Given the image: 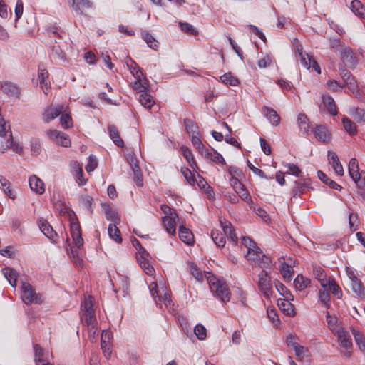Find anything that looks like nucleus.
Instances as JSON below:
<instances>
[{"mask_svg":"<svg viewBox=\"0 0 365 365\" xmlns=\"http://www.w3.org/2000/svg\"><path fill=\"white\" fill-rule=\"evenodd\" d=\"M130 241L133 246L138 250L136 252V259L138 264L148 275L153 276L155 272L153 266L150 264L149 253L135 237H132Z\"/></svg>","mask_w":365,"mask_h":365,"instance_id":"1","label":"nucleus"},{"mask_svg":"<svg viewBox=\"0 0 365 365\" xmlns=\"http://www.w3.org/2000/svg\"><path fill=\"white\" fill-rule=\"evenodd\" d=\"M207 279L211 292L216 297L223 302L230 301V292L225 282L220 281L213 275L208 276Z\"/></svg>","mask_w":365,"mask_h":365,"instance_id":"2","label":"nucleus"},{"mask_svg":"<svg viewBox=\"0 0 365 365\" xmlns=\"http://www.w3.org/2000/svg\"><path fill=\"white\" fill-rule=\"evenodd\" d=\"M161 211L165 214L162 217V221L165 230L170 235H175L176 233V219L178 218L175 210L166 205H161Z\"/></svg>","mask_w":365,"mask_h":365,"instance_id":"3","label":"nucleus"},{"mask_svg":"<svg viewBox=\"0 0 365 365\" xmlns=\"http://www.w3.org/2000/svg\"><path fill=\"white\" fill-rule=\"evenodd\" d=\"M81 319L82 322L88 327V329L91 332L94 329L96 319L94 309H93V304L91 300L86 299L82 305Z\"/></svg>","mask_w":365,"mask_h":365,"instance_id":"4","label":"nucleus"},{"mask_svg":"<svg viewBox=\"0 0 365 365\" xmlns=\"http://www.w3.org/2000/svg\"><path fill=\"white\" fill-rule=\"evenodd\" d=\"M272 271H261L257 275L258 280L257 282L258 289L262 293L264 297L269 299L272 294V284L271 282Z\"/></svg>","mask_w":365,"mask_h":365,"instance_id":"5","label":"nucleus"},{"mask_svg":"<svg viewBox=\"0 0 365 365\" xmlns=\"http://www.w3.org/2000/svg\"><path fill=\"white\" fill-rule=\"evenodd\" d=\"M22 300L26 304H41V295L37 294L32 286L28 282H23L21 286Z\"/></svg>","mask_w":365,"mask_h":365,"instance_id":"6","label":"nucleus"},{"mask_svg":"<svg viewBox=\"0 0 365 365\" xmlns=\"http://www.w3.org/2000/svg\"><path fill=\"white\" fill-rule=\"evenodd\" d=\"M38 225L41 231L46 237H47L53 243L57 242L58 235L46 220L40 219L38 221Z\"/></svg>","mask_w":365,"mask_h":365,"instance_id":"7","label":"nucleus"},{"mask_svg":"<svg viewBox=\"0 0 365 365\" xmlns=\"http://www.w3.org/2000/svg\"><path fill=\"white\" fill-rule=\"evenodd\" d=\"M71 235L75 245L78 248L83 246V239L82 238L81 229L78 221H72L70 225Z\"/></svg>","mask_w":365,"mask_h":365,"instance_id":"8","label":"nucleus"},{"mask_svg":"<svg viewBox=\"0 0 365 365\" xmlns=\"http://www.w3.org/2000/svg\"><path fill=\"white\" fill-rule=\"evenodd\" d=\"M219 220L221 227L224 232L223 235H225L229 239H230L235 245H237L238 237L232 225L229 221L225 219H222L221 217H220Z\"/></svg>","mask_w":365,"mask_h":365,"instance_id":"9","label":"nucleus"},{"mask_svg":"<svg viewBox=\"0 0 365 365\" xmlns=\"http://www.w3.org/2000/svg\"><path fill=\"white\" fill-rule=\"evenodd\" d=\"M256 261L257 262H255L251 265L261 269L262 271H272L274 269V264L272 259L265 254L257 258Z\"/></svg>","mask_w":365,"mask_h":365,"instance_id":"10","label":"nucleus"},{"mask_svg":"<svg viewBox=\"0 0 365 365\" xmlns=\"http://www.w3.org/2000/svg\"><path fill=\"white\" fill-rule=\"evenodd\" d=\"M309 178H302L296 180L294 187L291 190L290 194L292 197L296 198L303 193L305 188H309L310 185Z\"/></svg>","mask_w":365,"mask_h":365,"instance_id":"11","label":"nucleus"},{"mask_svg":"<svg viewBox=\"0 0 365 365\" xmlns=\"http://www.w3.org/2000/svg\"><path fill=\"white\" fill-rule=\"evenodd\" d=\"M336 334L337 335L339 345L347 350L346 355L347 356H350L351 352L349 351V349H351L352 347V342L350 335L344 329H341Z\"/></svg>","mask_w":365,"mask_h":365,"instance_id":"12","label":"nucleus"},{"mask_svg":"<svg viewBox=\"0 0 365 365\" xmlns=\"http://www.w3.org/2000/svg\"><path fill=\"white\" fill-rule=\"evenodd\" d=\"M348 170L350 177L357 185V187H359V185L358 184V182L360 181L361 174L359 173V163L356 158H352L350 160Z\"/></svg>","mask_w":365,"mask_h":365,"instance_id":"13","label":"nucleus"},{"mask_svg":"<svg viewBox=\"0 0 365 365\" xmlns=\"http://www.w3.org/2000/svg\"><path fill=\"white\" fill-rule=\"evenodd\" d=\"M340 75L342 79L344 81L346 85L352 91V93L358 91L357 82L355 80L354 77L347 69L342 68L341 70Z\"/></svg>","mask_w":365,"mask_h":365,"instance_id":"14","label":"nucleus"},{"mask_svg":"<svg viewBox=\"0 0 365 365\" xmlns=\"http://www.w3.org/2000/svg\"><path fill=\"white\" fill-rule=\"evenodd\" d=\"M63 111V106H58L56 107L50 106L45 109L43 113V120L45 123H49L56 117H58Z\"/></svg>","mask_w":365,"mask_h":365,"instance_id":"15","label":"nucleus"},{"mask_svg":"<svg viewBox=\"0 0 365 365\" xmlns=\"http://www.w3.org/2000/svg\"><path fill=\"white\" fill-rule=\"evenodd\" d=\"M135 81L131 83L133 90L143 92L146 88V80L143 78V73L140 69H138L134 74Z\"/></svg>","mask_w":365,"mask_h":365,"instance_id":"16","label":"nucleus"},{"mask_svg":"<svg viewBox=\"0 0 365 365\" xmlns=\"http://www.w3.org/2000/svg\"><path fill=\"white\" fill-rule=\"evenodd\" d=\"M29 183L30 188L36 194L41 195L45 192L44 182L36 175H34L29 178Z\"/></svg>","mask_w":365,"mask_h":365,"instance_id":"17","label":"nucleus"},{"mask_svg":"<svg viewBox=\"0 0 365 365\" xmlns=\"http://www.w3.org/2000/svg\"><path fill=\"white\" fill-rule=\"evenodd\" d=\"M328 158L335 173L342 176L344 175V169L338 155L334 152L328 151Z\"/></svg>","mask_w":365,"mask_h":365,"instance_id":"18","label":"nucleus"},{"mask_svg":"<svg viewBox=\"0 0 365 365\" xmlns=\"http://www.w3.org/2000/svg\"><path fill=\"white\" fill-rule=\"evenodd\" d=\"M341 59L344 63L349 68H355L357 65V59L350 48H345L342 51Z\"/></svg>","mask_w":365,"mask_h":365,"instance_id":"19","label":"nucleus"},{"mask_svg":"<svg viewBox=\"0 0 365 365\" xmlns=\"http://www.w3.org/2000/svg\"><path fill=\"white\" fill-rule=\"evenodd\" d=\"M314 133L315 137L323 143H328L331 140V135L327 127L324 125H317L314 128Z\"/></svg>","mask_w":365,"mask_h":365,"instance_id":"20","label":"nucleus"},{"mask_svg":"<svg viewBox=\"0 0 365 365\" xmlns=\"http://www.w3.org/2000/svg\"><path fill=\"white\" fill-rule=\"evenodd\" d=\"M179 238L188 245H193L195 242L192 232L184 225L179 226Z\"/></svg>","mask_w":365,"mask_h":365,"instance_id":"21","label":"nucleus"},{"mask_svg":"<svg viewBox=\"0 0 365 365\" xmlns=\"http://www.w3.org/2000/svg\"><path fill=\"white\" fill-rule=\"evenodd\" d=\"M262 112L264 115L273 125L277 126L279 124L281 120L280 116L274 109L267 106H263Z\"/></svg>","mask_w":365,"mask_h":365,"instance_id":"22","label":"nucleus"},{"mask_svg":"<svg viewBox=\"0 0 365 365\" xmlns=\"http://www.w3.org/2000/svg\"><path fill=\"white\" fill-rule=\"evenodd\" d=\"M1 90L6 95L11 97L17 98L20 93L19 88L16 84L9 81H6L2 83Z\"/></svg>","mask_w":365,"mask_h":365,"instance_id":"23","label":"nucleus"},{"mask_svg":"<svg viewBox=\"0 0 365 365\" xmlns=\"http://www.w3.org/2000/svg\"><path fill=\"white\" fill-rule=\"evenodd\" d=\"M313 273L315 276V278L319 282L322 288L327 287V283H329V278H327V274L324 269H322L319 266H314L313 267Z\"/></svg>","mask_w":365,"mask_h":365,"instance_id":"24","label":"nucleus"},{"mask_svg":"<svg viewBox=\"0 0 365 365\" xmlns=\"http://www.w3.org/2000/svg\"><path fill=\"white\" fill-rule=\"evenodd\" d=\"M110 138L113 142L118 147H124V142L120 138L119 130L115 125H109L108 127Z\"/></svg>","mask_w":365,"mask_h":365,"instance_id":"25","label":"nucleus"},{"mask_svg":"<svg viewBox=\"0 0 365 365\" xmlns=\"http://www.w3.org/2000/svg\"><path fill=\"white\" fill-rule=\"evenodd\" d=\"M277 305L279 308L287 315L292 317L295 314L294 306L289 302V300L279 299L277 300Z\"/></svg>","mask_w":365,"mask_h":365,"instance_id":"26","label":"nucleus"},{"mask_svg":"<svg viewBox=\"0 0 365 365\" xmlns=\"http://www.w3.org/2000/svg\"><path fill=\"white\" fill-rule=\"evenodd\" d=\"M352 290L361 299H365V288L363 286L361 280L357 277H354L352 279L351 283Z\"/></svg>","mask_w":365,"mask_h":365,"instance_id":"27","label":"nucleus"},{"mask_svg":"<svg viewBox=\"0 0 365 365\" xmlns=\"http://www.w3.org/2000/svg\"><path fill=\"white\" fill-rule=\"evenodd\" d=\"M323 104L328 112L332 115H337V109L334 103V100L331 96L324 95L322 96Z\"/></svg>","mask_w":365,"mask_h":365,"instance_id":"28","label":"nucleus"},{"mask_svg":"<svg viewBox=\"0 0 365 365\" xmlns=\"http://www.w3.org/2000/svg\"><path fill=\"white\" fill-rule=\"evenodd\" d=\"M180 150L183 157L186 159L190 166L195 170V169H198L197 163L194 158L193 154L190 148L186 146H182L180 148Z\"/></svg>","mask_w":365,"mask_h":365,"instance_id":"29","label":"nucleus"},{"mask_svg":"<svg viewBox=\"0 0 365 365\" xmlns=\"http://www.w3.org/2000/svg\"><path fill=\"white\" fill-rule=\"evenodd\" d=\"M185 130L188 134L200 135L199 127L197 124L190 118H185L183 120Z\"/></svg>","mask_w":365,"mask_h":365,"instance_id":"30","label":"nucleus"},{"mask_svg":"<svg viewBox=\"0 0 365 365\" xmlns=\"http://www.w3.org/2000/svg\"><path fill=\"white\" fill-rule=\"evenodd\" d=\"M318 178L326 185H327L330 188L334 189L336 190H340L341 189V185L337 184L335 181L332 180L329 178L321 170L318 171Z\"/></svg>","mask_w":365,"mask_h":365,"instance_id":"31","label":"nucleus"},{"mask_svg":"<svg viewBox=\"0 0 365 365\" xmlns=\"http://www.w3.org/2000/svg\"><path fill=\"white\" fill-rule=\"evenodd\" d=\"M327 322L329 328L335 334L343 329V328L338 323L336 317L330 315L329 312L327 313Z\"/></svg>","mask_w":365,"mask_h":365,"instance_id":"32","label":"nucleus"},{"mask_svg":"<svg viewBox=\"0 0 365 365\" xmlns=\"http://www.w3.org/2000/svg\"><path fill=\"white\" fill-rule=\"evenodd\" d=\"M93 6V3L90 0H73V9L82 14L81 9H90Z\"/></svg>","mask_w":365,"mask_h":365,"instance_id":"33","label":"nucleus"},{"mask_svg":"<svg viewBox=\"0 0 365 365\" xmlns=\"http://www.w3.org/2000/svg\"><path fill=\"white\" fill-rule=\"evenodd\" d=\"M351 11L361 19H365V8L359 0H354L351 3Z\"/></svg>","mask_w":365,"mask_h":365,"instance_id":"34","label":"nucleus"},{"mask_svg":"<svg viewBox=\"0 0 365 365\" xmlns=\"http://www.w3.org/2000/svg\"><path fill=\"white\" fill-rule=\"evenodd\" d=\"M263 255L264 254L262 252V250L259 247L256 246L251 250H247L246 257L250 264H252L255 262H257V259L262 257Z\"/></svg>","mask_w":365,"mask_h":365,"instance_id":"35","label":"nucleus"},{"mask_svg":"<svg viewBox=\"0 0 365 365\" xmlns=\"http://www.w3.org/2000/svg\"><path fill=\"white\" fill-rule=\"evenodd\" d=\"M3 272L4 277L9 281V284L12 287H16V283L17 281L18 274L17 272L11 268L6 267L3 269Z\"/></svg>","mask_w":365,"mask_h":365,"instance_id":"36","label":"nucleus"},{"mask_svg":"<svg viewBox=\"0 0 365 365\" xmlns=\"http://www.w3.org/2000/svg\"><path fill=\"white\" fill-rule=\"evenodd\" d=\"M212 240L217 247H223L226 243L224 235L217 230H212L211 232Z\"/></svg>","mask_w":365,"mask_h":365,"instance_id":"37","label":"nucleus"},{"mask_svg":"<svg viewBox=\"0 0 365 365\" xmlns=\"http://www.w3.org/2000/svg\"><path fill=\"white\" fill-rule=\"evenodd\" d=\"M108 232L110 237L114 240L116 242L120 243L122 242L120 231L115 224H110L108 225Z\"/></svg>","mask_w":365,"mask_h":365,"instance_id":"38","label":"nucleus"},{"mask_svg":"<svg viewBox=\"0 0 365 365\" xmlns=\"http://www.w3.org/2000/svg\"><path fill=\"white\" fill-rule=\"evenodd\" d=\"M142 38L146 42L147 45L154 49L157 50L158 48V41L154 38L148 32L143 31L141 33Z\"/></svg>","mask_w":365,"mask_h":365,"instance_id":"39","label":"nucleus"},{"mask_svg":"<svg viewBox=\"0 0 365 365\" xmlns=\"http://www.w3.org/2000/svg\"><path fill=\"white\" fill-rule=\"evenodd\" d=\"M310 284V280L304 277L302 274L297 275L294 281V287L297 289L302 291L307 288Z\"/></svg>","mask_w":365,"mask_h":365,"instance_id":"40","label":"nucleus"},{"mask_svg":"<svg viewBox=\"0 0 365 365\" xmlns=\"http://www.w3.org/2000/svg\"><path fill=\"white\" fill-rule=\"evenodd\" d=\"M49 56L52 61H59L64 59V53L59 46H53Z\"/></svg>","mask_w":365,"mask_h":365,"instance_id":"41","label":"nucleus"},{"mask_svg":"<svg viewBox=\"0 0 365 365\" xmlns=\"http://www.w3.org/2000/svg\"><path fill=\"white\" fill-rule=\"evenodd\" d=\"M220 80L223 83L232 86H236L240 83L238 78L234 76L230 72L222 75L220 77Z\"/></svg>","mask_w":365,"mask_h":365,"instance_id":"42","label":"nucleus"},{"mask_svg":"<svg viewBox=\"0 0 365 365\" xmlns=\"http://www.w3.org/2000/svg\"><path fill=\"white\" fill-rule=\"evenodd\" d=\"M179 26L182 31L190 36H196L198 35V30L192 25L186 22H179Z\"/></svg>","mask_w":365,"mask_h":365,"instance_id":"43","label":"nucleus"},{"mask_svg":"<svg viewBox=\"0 0 365 365\" xmlns=\"http://www.w3.org/2000/svg\"><path fill=\"white\" fill-rule=\"evenodd\" d=\"M327 287H329L332 294L337 299H341L342 297V291L334 279L329 278Z\"/></svg>","mask_w":365,"mask_h":365,"instance_id":"44","label":"nucleus"},{"mask_svg":"<svg viewBox=\"0 0 365 365\" xmlns=\"http://www.w3.org/2000/svg\"><path fill=\"white\" fill-rule=\"evenodd\" d=\"M297 122L299 130L303 132V133H308L309 125V119L307 115L302 113L299 114L297 118Z\"/></svg>","mask_w":365,"mask_h":365,"instance_id":"45","label":"nucleus"},{"mask_svg":"<svg viewBox=\"0 0 365 365\" xmlns=\"http://www.w3.org/2000/svg\"><path fill=\"white\" fill-rule=\"evenodd\" d=\"M103 208L108 220H110L115 223L120 221V218L118 216V213L113 210L109 205H103Z\"/></svg>","mask_w":365,"mask_h":365,"instance_id":"46","label":"nucleus"},{"mask_svg":"<svg viewBox=\"0 0 365 365\" xmlns=\"http://www.w3.org/2000/svg\"><path fill=\"white\" fill-rule=\"evenodd\" d=\"M319 301L322 304H323L325 307H330V294L329 291L327 290L326 288H323V289H319Z\"/></svg>","mask_w":365,"mask_h":365,"instance_id":"47","label":"nucleus"},{"mask_svg":"<svg viewBox=\"0 0 365 365\" xmlns=\"http://www.w3.org/2000/svg\"><path fill=\"white\" fill-rule=\"evenodd\" d=\"M342 123L344 129L350 135H354L356 134V127L349 118L347 117H344L342 119Z\"/></svg>","mask_w":365,"mask_h":365,"instance_id":"48","label":"nucleus"},{"mask_svg":"<svg viewBox=\"0 0 365 365\" xmlns=\"http://www.w3.org/2000/svg\"><path fill=\"white\" fill-rule=\"evenodd\" d=\"M352 334L360 350L365 352V337L355 329H352Z\"/></svg>","mask_w":365,"mask_h":365,"instance_id":"49","label":"nucleus"},{"mask_svg":"<svg viewBox=\"0 0 365 365\" xmlns=\"http://www.w3.org/2000/svg\"><path fill=\"white\" fill-rule=\"evenodd\" d=\"M280 272L285 280L290 281L292 279L293 269L288 264L282 263L281 264Z\"/></svg>","mask_w":365,"mask_h":365,"instance_id":"50","label":"nucleus"},{"mask_svg":"<svg viewBox=\"0 0 365 365\" xmlns=\"http://www.w3.org/2000/svg\"><path fill=\"white\" fill-rule=\"evenodd\" d=\"M352 116L354 119L357 123H364L365 122V110L360 108H353L351 112Z\"/></svg>","mask_w":365,"mask_h":365,"instance_id":"51","label":"nucleus"},{"mask_svg":"<svg viewBox=\"0 0 365 365\" xmlns=\"http://www.w3.org/2000/svg\"><path fill=\"white\" fill-rule=\"evenodd\" d=\"M149 291L150 293V295L153 298L155 303L156 305L158 304V302L160 301V297H159V291H158V285L156 282H150L149 285Z\"/></svg>","mask_w":365,"mask_h":365,"instance_id":"52","label":"nucleus"},{"mask_svg":"<svg viewBox=\"0 0 365 365\" xmlns=\"http://www.w3.org/2000/svg\"><path fill=\"white\" fill-rule=\"evenodd\" d=\"M0 183L5 194H6L11 198H14L15 196L13 195L12 191L10 189L9 181L5 177L0 176Z\"/></svg>","mask_w":365,"mask_h":365,"instance_id":"53","label":"nucleus"},{"mask_svg":"<svg viewBox=\"0 0 365 365\" xmlns=\"http://www.w3.org/2000/svg\"><path fill=\"white\" fill-rule=\"evenodd\" d=\"M294 350L297 359L299 361H303L308 356L309 350L303 346L298 345L294 349Z\"/></svg>","mask_w":365,"mask_h":365,"instance_id":"54","label":"nucleus"},{"mask_svg":"<svg viewBox=\"0 0 365 365\" xmlns=\"http://www.w3.org/2000/svg\"><path fill=\"white\" fill-rule=\"evenodd\" d=\"M188 266L190 268V273L197 280L202 281L203 274L197 267V266L193 262H188Z\"/></svg>","mask_w":365,"mask_h":365,"instance_id":"55","label":"nucleus"},{"mask_svg":"<svg viewBox=\"0 0 365 365\" xmlns=\"http://www.w3.org/2000/svg\"><path fill=\"white\" fill-rule=\"evenodd\" d=\"M163 303L169 312H173L175 310V304L171 299L170 292H165L163 294Z\"/></svg>","mask_w":365,"mask_h":365,"instance_id":"56","label":"nucleus"},{"mask_svg":"<svg viewBox=\"0 0 365 365\" xmlns=\"http://www.w3.org/2000/svg\"><path fill=\"white\" fill-rule=\"evenodd\" d=\"M139 101L142 106L147 108H150L153 104L151 96L146 93H141L139 96Z\"/></svg>","mask_w":365,"mask_h":365,"instance_id":"57","label":"nucleus"},{"mask_svg":"<svg viewBox=\"0 0 365 365\" xmlns=\"http://www.w3.org/2000/svg\"><path fill=\"white\" fill-rule=\"evenodd\" d=\"M298 51H299V55L300 56V58H301V63L305 67L307 68V69H309L311 68V66H312V60H313V57L312 56H309L307 53H303L302 51H299L298 49Z\"/></svg>","mask_w":365,"mask_h":365,"instance_id":"58","label":"nucleus"},{"mask_svg":"<svg viewBox=\"0 0 365 365\" xmlns=\"http://www.w3.org/2000/svg\"><path fill=\"white\" fill-rule=\"evenodd\" d=\"M133 172V180L138 186H143V175L138 165H135L132 169Z\"/></svg>","mask_w":365,"mask_h":365,"instance_id":"59","label":"nucleus"},{"mask_svg":"<svg viewBox=\"0 0 365 365\" xmlns=\"http://www.w3.org/2000/svg\"><path fill=\"white\" fill-rule=\"evenodd\" d=\"M194 332L199 340H204L207 336V330L202 324H197L194 329Z\"/></svg>","mask_w":365,"mask_h":365,"instance_id":"60","label":"nucleus"},{"mask_svg":"<svg viewBox=\"0 0 365 365\" xmlns=\"http://www.w3.org/2000/svg\"><path fill=\"white\" fill-rule=\"evenodd\" d=\"M181 173L190 185H194L195 183V177L188 168L182 167L181 168Z\"/></svg>","mask_w":365,"mask_h":365,"instance_id":"61","label":"nucleus"},{"mask_svg":"<svg viewBox=\"0 0 365 365\" xmlns=\"http://www.w3.org/2000/svg\"><path fill=\"white\" fill-rule=\"evenodd\" d=\"M41 150L40 140L34 138L31 140V151L33 155H38Z\"/></svg>","mask_w":365,"mask_h":365,"instance_id":"62","label":"nucleus"},{"mask_svg":"<svg viewBox=\"0 0 365 365\" xmlns=\"http://www.w3.org/2000/svg\"><path fill=\"white\" fill-rule=\"evenodd\" d=\"M56 143L65 148L70 147L71 144L68 135L63 132H61V135Z\"/></svg>","mask_w":365,"mask_h":365,"instance_id":"63","label":"nucleus"},{"mask_svg":"<svg viewBox=\"0 0 365 365\" xmlns=\"http://www.w3.org/2000/svg\"><path fill=\"white\" fill-rule=\"evenodd\" d=\"M192 143L199 153H201L205 148L200 138V135H192Z\"/></svg>","mask_w":365,"mask_h":365,"instance_id":"64","label":"nucleus"}]
</instances>
